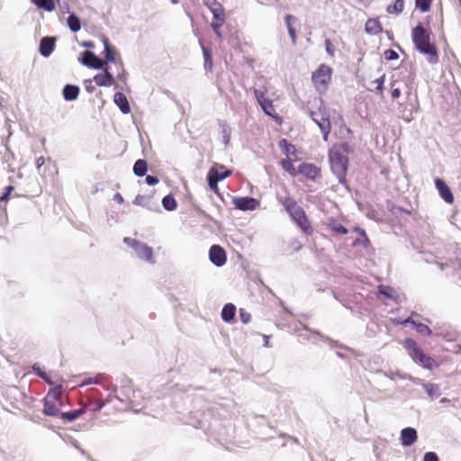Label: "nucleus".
<instances>
[{
	"label": "nucleus",
	"mask_w": 461,
	"mask_h": 461,
	"mask_svg": "<svg viewBox=\"0 0 461 461\" xmlns=\"http://www.w3.org/2000/svg\"><path fill=\"white\" fill-rule=\"evenodd\" d=\"M411 39L417 50L429 57L430 63L438 61V52L436 44L430 40V32L419 23L411 30Z\"/></svg>",
	"instance_id": "obj_1"
},
{
	"label": "nucleus",
	"mask_w": 461,
	"mask_h": 461,
	"mask_svg": "<svg viewBox=\"0 0 461 461\" xmlns=\"http://www.w3.org/2000/svg\"><path fill=\"white\" fill-rule=\"evenodd\" d=\"M349 145L347 142L334 145L329 153L331 170L337 175L339 182L345 180L348 167Z\"/></svg>",
	"instance_id": "obj_2"
},
{
	"label": "nucleus",
	"mask_w": 461,
	"mask_h": 461,
	"mask_svg": "<svg viewBox=\"0 0 461 461\" xmlns=\"http://www.w3.org/2000/svg\"><path fill=\"white\" fill-rule=\"evenodd\" d=\"M61 387L50 389L44 398L43 413L47 416L58 417L63 406Z\"/></svg>",
	"instance_id": "obj_3"
},
{
	"label": "nucleus",
	"mask_w": 461,
	"mask_h": 461,
	"mask_svg": "<svg viewBox=\"0 0 461 461\" xmlns=\"http://www.w3.org/2000/svg\"><path fill=\"white\" fill-rule=\"evenodd\" d=\"M403 346L411 358L423 367L432 369L436 366V361L431 357L426 355L412 339H406Z\"/></svg>",
	"instance_id": "obj_4"
},
{
	"label": "nucleus",
	"mask_w": 461,
	"mask_h": 461,
	"mask_svg": "<svg viewBox=\"0 0 461 461\" xmlns=\"http://www.w3.org/2000/svg\"><path fill=\"white\" fill-rule=\"evenodd\" d=\"M331 77L332 68L326 64H321L312 72V81L319 93H324L331 82Z\"/></svg>",
	"instance_id": "obj_5"
},
{
	"label": "nucleus",
	"mask_w": 461,
	"mask_h": 461,
	"mask_svg": "<svg viewBox=\"0 0 461 461\" xmlns=\"http://www.w3.org/2000/svg\"><path fill=\"white\" fill-rule=\"evenodd\" d=\"M311 117L320 127L321 132L323 133L324 140H328L331 125L327 107L321 104L318 107L317 111L311 112Z\"/></svg>",
	"instance_id": "obj_6"
},
{
	"label": "nucleus",
	"mask_w": 461,
	"mask_h": 461,
	"mask_svg": "<svg viewBox=\"0 0 461 461\" xmlns=\"http://www.w3.org/2000/svg\"><path fill=\"white\" fill-rule=\"evenodd\" d=\"M103 42L104 45V59L108 62L114 63L118 68V75L117 77L120 78L122 75L124 74L123 63L120 56L118 55L116 50L110 45L109 40L106 37L103 38Z\"/></svg>",
	"instance_id": "obj_7"
},
{
	"label": "nucleus",
	"mask_w": 461,
	"mask_h": 461,
	"mask_svg": "<svg viewBox=\"0 0 461 461\" xmlns=\"http://www.w3.org/2000/svg\"><path fill=\"white\" fill-rule=\"evenodd\" d=\"M278 200L294 221L305 212L291 196L279 197Z\"/></svg>",
	"instance_id": "obj_8"
},
{
	"label": "nucleus",
	"mask_w": 461,
	"mask_h": 461,
	"mask_svg": "<svg viewBox=\"0 0 461 461\" xmlns=\"http://www.w3.org/2000/svg\"><path fill=\"white\" fill-rule=\"evenodd\" d=\"M211 13L212 14V21L211 23V27L213 31V32L217 35L219 39L221 38V28L225 23L226 20V14L223 6H219L217 8H214L211 10Z\"/></svg>",
	"instance_id": "obj_9"
},
{
	"label": "nucleus",
	"mask_w": 461,
	"mask_h": 461,
	"mask_svg": "<svg viewBox=\"0 0 461 461\" xmlns=\"http://www.w3.org/2000/svg\"><path fill=\"white\" fill-rule=\"evenodd\" d=\"M82 63L85 66L95 69H101L104 67L107 66V60H103L102 59L98 58L94 52L88 50L84 52Z\"/></svg>",
	"instance_id": "obj_10"
},
{
	"label": "nucleus",
	"mask_w": 461,
	"mask_h": 461,
	"mask_svg": "<svg viewBox=\"0 0 461 461\" xmlns=\"http://www.w3.org/2000/svg\"><path fill=\"white\" fill-rule=\"evenodd\" d=\"M103 73L97 74L94 77L93 80L98 86H112L115 84L113 75L110 72L109 67L105 66L103 68Z\"/></svg>",
	"instance_id": "obj_11"
},
{
	"label": "nucleus",
	"mask_w": 461,
	"mask_h": 461,
	"mask_svg": "<svg viewBox=\"0 0 461 461\" xmlns=\"http://www.w3.org/2000/svg\"><path fill=\"white\" fill-rule=\"evenodd\" d=\"M210 260L217 267H221L226 262L225 250L219 245H213L209 251Z\"/></svg>",
	"instance_id": "obj_12"
},
{
	"label": "nucleus",
	"mask_w": 461,
	"mask_h": 461,
	"mask_svg": "<svg viewBox=\"0 0 461 461\" xmlns=\"http://www.w3.org/2000/svg\"><path fill=\"white\" fill-rule=\"evenodd\" d=\"M298 173L308 179L315 180L321 174V168L314 164L303 163L298 167Z\"/></svg>",
	"instance_id": "obj_13"
},
{
	"label": "nucleus",
	"mask_w": 461,
	"mask_h": 461,
	"mask_svg": "<svg viewBox=\"0 0 461 461\" xmlns=\"http://www.w3.org/2000/svg\"><path fill=\"white\" fill-rule=\"evenodd\" d=\"M435 185L438 189L440 197L449 204L454 203V195L449 188V186L440 178L435 179Z\"/></svg>",
	"instance_id": "obj_14"
},
{
	"label": "nucleus",
	"mask_w": 461,
	"mask_h": 461,
	"mask_svg": "<svg viewBox=\"0 0 461 461\" xmlns=\"http://www.w3.org/2000/svg\"><path fill=\"white\" fill-rule=\"evenodd\" d=\"M235 207L241 211L255 210L259 203L252 197H240L233 200Z\"/></svg>",
	"instance_id": "obj_15"
},
{
	"label": "nucleus",
	"mask_w": 461,
	"mask_h": 461,
	"mask_svg": "<svg viewBox=\"0 0 461 461\" xmlns=\"http://www.w3.org/2000/svg\"><path fill=\"white\" fill-rule=\"evenodd\" d=\"M135 252L140 259L146 260L147 262L151 264L155 263L153 258V249L147 244L139 242L135 249Z\"/></svg>",
	"instance_id": "obj_16"
},
{
	"label": "nucleus",
	"mask_w": 461,
	"mask_h": 461,
	"mask_svg": "<svg viewBox=\"0 0 461 461\" xmlns=\"http://www.w3.org/2000/svg\"><path fill=\"white\" fill-rule=\"evenodd\" d=\"M418 435L415 429L408 427L401 431V443L404 447H410L417 441Z\"/></svg>",
	"instance_id": "obj_17"
},
{
	"label": "nucleus",
	"mask_w": 461,
	"mask_h": 461,
	"mask_svg": "<svg viewBox=\"0 0 461 461\" xmlns=\"http://www.w3.org/2000/svg\"><path fill=\"white\" fill-rule=\"evenodd\" d=\"M285 22L292 42L294 45H295L297 42L295 24H299V21L295 16L292 14H287L285 17Z\"/></svg>",
	"instance_id": "obj_18"
},
{
	"label": "nucleus",
	"mask_w": 461,
	"mask_h": 461,
	"mask_svg": "<svg viewBox=\"0 0 461 461\" xmlns=\"http://www.w3.org/2000/svg\"><path fill=\"white\" fill-rule=\"evenodd\" d=\"M365 32L369 35H378L383 32V25L378 18H369L365 24Z\"/></svg>",
	"instance_id": "obj_19"
},
{
	"label": "nucleus",
	"mask_w": 461,
	"mask_h": 461,
	"mask_svg": "<svg viewBox=\"0 0 461 461\" xmlns=\"http://www.w3.org/2000/svg\"><path fill=\"white\" fill-rule=\"evenodd\" d=\"M55 48V39L51 37H43L40 42V53L43 57H49Z\"/></svg>",
	"instance_id": "obj_20"
},
{
	"label": "nucleus",
	"mask_w": 461,
	"mask_h": 461,
	"mask_svg": "<svg viewBox=\"0 0 461 461\" xmlns=\"http://www.w3.org/2000/svg\"><path fill=\"white\" fill-rule=\"evenodd\" d=\"M209 173L212 174V176H216L217 179L221 181L230 176L232 171L226 169V167L223 165L216 163L209 169Z\"/></svg>",
	"instance_id": "obj_21"
},
{
	"label": "nucleus",
	"mask_w": 461,
	"mask_h": 461,
	"mask_svg": "<svg viewBox=\"0 0 461 461\" xmlns=\"http://www.w3.org/2000/svg\"><path fill=\"white\" fill-rule=\"evenodd\" d=\"M261 108L265 112L266 114L272 117L277 123H282L281 116L276 112L273 102L269 99L267 101H263V104H260Z\"/></svg>",
	"instance_id": "obj_22"
},
{
	"label": "nucleus",
	"mask_w": 461,
	"mask_h": 461,
	"mask_svg": "<svg viewBox=\"0 0 461 461\" xmlns=\"http://www.w3.org/2000/svg\"><path fill=\"white\" fill-rule=\"evenodd\" d=\"M113 101L123 113H129L131 112L128 99L123 93H115Z\"/></svg>",
	"instance_id": "obj_23"
},
{
	"label": "nucleus",
	"mask_w": 461,
	"mask_h": 461,
	"mask_svg": "<svg viewBox=\"0 0 461 461\" xmlns=\"http://www.w3.org/2000/svg\"><path fill=\"white\" fill-rule=\"evenodd\" d=\"M278 144L285 153L287 158H293L294 161L298 160L297 151L293 144L289 143L285 139H282Z\"/></svg>",
	"instance_id": "obj_24"
},
{
	"label": "nucleus",
	"mask_w": 461,
	"mask_h": 461,
	"mask_svg": "<svg viewBox=\"0 0 461 461\" xmlns=\"http://www.w3.org/2000/svg\"><path fill=\"white\" fill-rule=\"evenodd\" d=\"M294 221L305 234H312L313 229L305 212L298 217V219H296Z\"/></svg>",
	"instance_id": "obj_25"
},
{
	"label": "nucleus",
	"mask_w": 461,
	"mask_h": 461,
	"mask_svg": "<svg viewBox=\"0 0 461 461\" xmlns=\"http://www.w3.org/2000/svg\"><path fill=\"white\" fill-rule=\"evenodd\" d=\"M236 314V306L232 303H227L224 305L221 311V319L225 322H230L234 320Z\"/></svg>",
	"instance_id": "obj_26"
},
{
	"label": "nucleus",
	"mask_w": 461,
	"mask_h": 461,
	"mask_svg": "<svg viewBox=\"0 0 461 461\" xmlns=\"http://www.w3.org/2000/svg\"><path fill=\"white\" fill-rule=\"evenodd\" d=\"M79 95V87L74 85H67L63 88V96L67 101H73Z\"/></svg>",
	"instance_id": "obj_27"
},
{
	"label": "nucleus",
	"mask_w": 461,
	"mask_h": 461,
	"mask_svg": "<svg viewBox=\"0 0 461 461\" xmlns=\"http://www.w3.org/2000/svg\"><path fill=\"white\" fill-rule=\"evenodd\" d=\"M39 9L46 12H52L56 8L55 0H31Z\"/></svg>",
	"instance_id": "obj_28"
},
{
	"label": "nucleus",
	"mask_w": 461,
	"mask_h": 461,
	"mask_svg": "<svg viewBox=\"0 0 461 461\" xmlns=\"http://www.w3.org/2000/svg\"><path fill=\"white\" fill-rule=\"evenodd\" d=\"M83 413H84V411L82 409H79V410H74V411H67V412L60 411L59 416L62 420L71 422V421H74L77 419H78Z\"/></svg>",
	"instance_id": "obj_29"
},
{
	"label": "nucleus",
	"mask_w": 461,
	"mask_h": 461,
	"mask_svg": "<svg viewBox=\"0 0 461 461\" xmlns=\"http://www.w3.org/2000/svg\"><path fill=\"white\" fill-rule=\"evenodd\" d=\"M148 170V164L144 159H138L133 166V172L138 176H145Z\"/></svg>",
	"instance_id": "obj_30"
},
{
	"label": "nucleus",
	"mask_w": 461,
	"mask_h": 461,
	"mask_svg": "<svg viewBox=\"0 0 461 461\" xmlns=\"http://www.w3.org/2000/svg\"><path fill=\"white\" fill-rule=\"evenodd\" d=\"M67 23H68V26L73 32H77L81 29L80 20L75 14H71L68 17Z\"/></svg>",
	"instance_id": "obj_31"
},
{
	"label": "nucleus",
	"mask_w": 461,
	"mask_h": 461,
	"mask_svg": "<svg viewBox=\"0 0 461 461\" xmlns=\"http://www.w3.org/2000/svg\"><path fill=\"white\" fill-rule=\"evenodd\" d=\"M294 160V159L293 158H285L281 161V166L283 169L288 172L292 176H295L298 173V170H296L293 164Z\"/></svg>",
	"instance_id": "obj_32"
},
{
	"label": "nucleus",
	"mask_w": 461,
	"mask_h": 461,
	"mask_svg": "<svg viewBox=\"0 0 461 461\" xmlns=\"http://www.w3.org/2000/svg\"><path fill=\"white\" fill-rule=\"evenodd\" d=\"M394 289L388 285H379L378 294L383 296L384 299H394Z\"/></svg>",
	"instance_id": "obj_33"
},
{
	"label": "nucleus",
	"mask_w": 461,
	"mask_h": 461,
	"mask_svg": "<svg viewBox=\"0 0 461 461\" xmlns=\"http://www.w3.org/2000/svg\"><path fill=\"white\" fill-rule=\"evenodd\" d=\"M162 204L167 211H174L177 206L176 199L171 194H167L163 198Z\"/></svg>",
	"instance_id": "obj_34"
},
{
	"label": "nucleus",
	"mask_w": 461,
	"mask_h": 461,
	"mask_svg": "<svg viewBox=\"0 0 461 461\" xmlns=\"http://www.w3.org/2000/svg\"><path fill=\"white\" fill-rule=\"evenodd\" d=\"M403 0H395L393 5H390L387 6L386 11L389 14H399L403 11Z\"/></svg>",
	"instance_id": "obj_35"
},
{
	"label": "nucleus",
	"mask_w": 461,
	"mask_h": 461,
	"mask_svg": "<svg viewBox=\"0 0 461 461\" xmlns=\"http://www.w3.org/2000/svg\"><path fill=\"white\" fill-rule=\"evenodd\" d=\"M203 54L204 58V68L206 71L212 70V58L211 50L208 48L203 47Z\"/></svg>",
	"instance_id": "obj_36"
},
{
	"label": "nucleus",
	"mask_w": 461,
	"mask_h": 461,
	"mask_svg": "<svg viewBox=\"0 0 461 461\" xmlns=\"http://www.w3.org/2000/svg\"><path fill=\"white\" fill-rule=\"evenodd\" d=\"M329 226L331 229V230L336 233H339L341 235H345L348 233V229L345 226H343L341 223L338 222L337 221H330V222L329 223Z\"/></svg>",
	"instance_id": "obj_37"
},
{
	"label": "nucleus",
	"mask_w": 461,
	"mask_h": 461,
	"mask_svg": "<svg viewBox=\"0 0 461 461\" xmlns=\"http://www.w3.org/2000/svg\"><path fill=\"white\" fill-rule=\"evenodd\" d=\"M433 0H415V6L421 13H427L430 10Z\"/></svg>",
	"instance_id": "obj_38"
},
{
	"label": "nucleus",
	"mask_w": 461,
	"mask_h": 461,
	"mask_svg": "<svg viewBox=\"0 0 461 461\" xmlns=\"http://www.w3.org/2000/svg\"><path fill=\"white\" fill-rule=\"evenodd\" d=\"M207 180H208V185H209L210 189L218 194H219V187H218L219 180L217 179L216 176H212V174H210L208 172Z\"/></svg>",
	"instance_id": "obj_39"
},
{
	"label": "nucleus",
	"mask_w": 461,
	"mask_h": 461,
	"mask_svg": "<svg viewBox=\"0 0 461 461\" xmlns=\"http://www.w3.org/2000/svg\"><path fill=\"white\" fill-rule=\"evenodd\" d=\"M150 201L149 196L138 194L135 199L133 200V204L139 205V206H148Z\"/></svg>",
	"instance_id": "obj_40"
},
{
	"label": "nucleus",
	"mask_w": 461,
	"mask_h": 461,
	"mask_svg": "<svg viewBox=\"0 0 461 461\" xmlns=\"http://www.w3.org/2000/svg\"><path fill=\"white\" fill-rule=\"evenodd\" d=\"M402 95V88L399 86L398 82L394 81L391 84V96L393 100L398 99Z\"/></svg>",
	"instance_id": "obj_41"
},
{
	"label": "nucleus",
	"mask_w": 461,
	"mask_h": 461,
	"mask_svg": "<svg viewBox=\"0 0 461 461\" xmlns=\"http://www.w3.org/2000/svg\"><path fill=\"white\" fill-rule=\"evenodd\" d=\"M416 327V330L417 332L420 333V334H425V335H431V330L429 328V326L423 324V323H417L415 325Z\"/></svg>",
	"instance_id": "obj_42"
},
{
	"label": "nucleus",
	"mask_w": 461,
	"mask_h": 461,
	"mask_svg": "<svg viewBox=\"0 0 461 461\" xmlns=\"http://www.w3.org/2000/svg\"><path fill=\"white\" fill-rule=\"evenodd\" d=\"M357 231L359 234V238L357 239V242H361L363 245L367 246L369 244V240L364 230L357 229Z\"/></svg>",
	"instance_id": "obj_43"
},
{
	"label": "nucleus",
	"mask_w": 461,
	"mask_h": 461,
	"mask_svg": "<svg viewBox=\"0 0 461 461\" xmlns=\"http://www.w3.org/2000/svg\"><path fill=\"white\" fill-rule=\"evenodd\" d=\"M254 95H255V97L257 99V101L258 102L259 104H263V101H267L268 99L266 97L265 95V93L261 90H258V89H255L254 90Z\"/></svg>",
	"instance_id": "obj_44"
},
{
	"label": "nucleus",
	"mask_w": 461,
	"mask_h": 461,
	"mask_svg": "<svg viewBox=\"0 0 461 461\" xmlns=\"http://www.w3.org/2000/svg\"><path fill=\"white\" fill-rule=\"evenodd\" d=\"M384 75L381 76L379 78H376L374 81V84H375V89L379 92H383L384 88Z\"/></svg>",
	"instance_id": "obj_45"
},
{
	"label": "nucleus",
	"mask_w": 461,
	"mask_h": 461,
	"mask_svg": "<svg viewBox=\"0 0 461 461\" xmlns=\"http://www.w3.org/2000/svg\"><path fill=\"white\" fill-rule=\"evenodd\" d=\"M93 79H86L84 80V86L86 88V91L89 94H92L95 90V86L93 85Z\"/></svg>",
	"instance_id": "obj_46"
},
{
	"label": "nucleus",
	"mask_w": 461,
	"mask_h": 461,
	"mask_svg": "<svg viewBox=\"0 0 461 461\" xmlns=\"http://www.w3.org/2000/svg\"><path fill=\"white\" fill-rule=\"evenodd\" d=\"M240 317L241 321L245 324L249 323L251 319L250 313L246 312L244 309L240 310Z\"/></svg>",
	"instance_id": "obj_47"
},
{
	"label": "nucleus",
	"mask_w": 461,
	"mask_h": 461,
	"mask_svg": "<svg viewBox=\"0 0 461 461\" xmlns=\"http://www.w3.org/2000/svg\"><path fill=\"white\" fill-rule=\"evenodd\" d=\"M203 4L210 9V11L222 5L217 0H203Z\"/></svg>",
	"instance_id": "obj_48"
},
{
	"label": "nucleus",
	"mask_w": 461,
	"mask_h": 461,
	"mask_svg": "<svg viewBox=\"0 0 461 461\" xmlns=\"http://www.w3.org/2000/svg\"><path fill=\"white\" fill-rule=\"evenodd\" d=\"M325 47H326V51L328 52V54L331 57L334 56V53H335V48L333 46V44L331 43V41L327 39L325 41Z\"/></svg>",
	"instance_id": "obj_49"
},
{
	"label": "nucleus",
	"mask_w": 461,
	"mask_h": 461,
	"mask_svg": "<svg viewBox=\"0 0 461 461\" xmlns=\"http://www.w3.org/2000/svg\"><path fill=\"white\" fill-rule=\"evenodd\" d=\"M123 242L135 250V249L140 241H138L137 240L131 239L130 237H126L123 239Z\"/></svg>",
	"instance_id": "obj_50"
},
{
	"label": "nucleus",
	"mask_w": 461,
	"mask_h": 461,
	"mask_svg": "<svg viewBox=\"0 0 461 461\" xmlns=\"http://www.w3.org/2000/svg\"><path fill=\"white\" fill-rule=\"evenodd\" d=\"M423 461H438V457L434 452H427L424 455Z\"/></svg>",
	"instance_id": "obj_51"
},
{
	"label": "nucleus",
	"mask_w": 461,
	"mask_h": 461,
	"mask_svg": "<svg viewBox=\"0 0 461 461\" xmlns=\"http://www.w3.org/2000/svg\"><path fill=\"white\" fill-rule=\"evenodd\" d=\"M33 370L35 371V373L41 377L42 378L43 380H45L46 382H48L49 384H50V381L49 380V377L47 376L46 373L41 371L40 367H36L35 366H33Z\"/></svg>",
	"instance_id": "obj_52"
},
{
	"label": "nucleus",
	"mask_w": 461,
	"mask_h": 461,
	"mask_svg": "<svg viewBox=\"0 0 461 461\" xmlns=\"http://www.w3.org/2000/svg\"><path fill=\"white\" fill-rule=\"evenodd\" d=\"M4 158L5 162L10 163L14 159V154L8 149H5Z\"/></svg>",
	"instance_id": "obj_53"
},
{
	"label": "nucleus",
	"mask_w": 461,
	"mask_h": 461,
	"mask_svg": "<svg viewBox=\"0 0 461 461\" xmlns=\"http://www.w3.org/2000/svg\"><path fill=\"white\" fill-rule=\"evenodd\" d=\"M158 178L154 176H146V183L149 185H154L158 183Z\"/></svg>",
	"instance_id": "obj_54"
},
{
	"label": "nucleus",
	"mask_w": 461,
	"mask_h": 461,
	"mask_svg": "<svg viewBox=\"0 0 461 461\" xmlns=\"http://www.w3.org/2000/svg\"><path fill=\"white\" fill-rule=\"evenodd\" d=\"M14 190V187L12 185H9L6 187V193L4 194L1 197H0V200L1 201H7L9 199V195L11 194V192Z\"/></svg>",
	"instance_id": "obj_55"
},
{
	"label": "nucleus",
	"mask_w": 461,
	"mask_h": 461,
	"mask_svg": "<svg viewBox=\"0 0 461 461\" xmlns=\"http://www.w3.org/2000/svg\"><path fill=\"white\" fill-rule=\"evenodd\" d=\"M96 383H97L96 378H86L84 381H82L80 386L88 385V384H96Z\"/></svg>",
	"instance_id": "obj_56"
},
{
	"label": "nucleus",
	"mask_w": 461,
	"mask_h": 461,
	"mask_svg": "<svg viewBox=\"0 0 461 461\" xmlns=\"http://www.w3.org/2000/svg\"><path fill=\"white\" fill-rule=\"evenodd\" d=\"M385 54H386V58L388 59H395L398 58V54L394 50H392L386 51Z\"/></svg>",
	"instance_id": "obj_57"
},
{
	"label": "nucleus",
	"mask_w": 461,
	"mask_h": 461,
	"mask_svg": "<svg viewBox=\"0 0 461 461\" xmlns=\"http://www.w3.org/2000/svg\"><path fill=\"white\" fill-rule=\"evenodd\" d=\"M45 163V158L44 157H39L37 159H36V167L37 169L40 170V168L44 165Z\"/></svg>",
	"instance_id": "obj_58"
},
{
	"label": "nucleus",
	"mask_w": 461,
	"mask_h": 461,
	"mask_svg": "<svg viewBox=\"0 0 461 461\" xmlns=\"http://www.w3.org/2000/svg\"><path fill=\"white\" fill-rule=\"evenodd\" d=\"M113 200L117 202L118 203L122 204L124 203V199L122 195L120 193H116L113 196Z\"/></svg>",
	"instance_id": "obj_59"
},
{
	"label": "nucleus",
	"mask_w": 461,
	"mask_h": 461,
	"mask_svg": "<svg viewBox=\"0 0 461 461\" xmlns=\"http://www.w3.org/2000/svg\"><path fill=\"white\" fill-rule=\"evenodd\" d=\"M81 45L87 49H93L95 48V43L91 41H85L81 43Z\"/></svg>",
	"instance_id": "obj_60"
},
{
	"label": "nucleus",
	"mask_w": 461,
	"mask_h": 461,
	"mask_svg": "<svg viewBox=\"0 0 461 461\" xmlns=\"http://www.w3.org/2000/svg\"><path fill=\"white\" fill-rule=\"evenodd\" d=\"M403 323H404V324H406V323H411V324H412V325H414V326L417 324V322H416L415 321H413L411 318H407V319L403 321Z\"/></svg>",
	"instance_id": "obj_61"
},
{
	"label": "nucleus",
	"mask_w": 461,
	"mask_h": 461,
	"mask_svg": "<svg viewBox=\"0 0 461 461\" xmlns=\"http://www.w3.org/2000/svg\"><path fill=\"white\" fill-rule=\"evenodd\" d=\"M104 403H98L97 407L95 408L96 411H100L104 407Z\"/></svg>",
	"instance_id": "obj_62"
},
{
	"label": "nucleus",
	"mask_w": 461,
	"mask_h": 461,
	"mask_svg": "<svg viewBox=\"0 0 461 461\" xmlns=\"http://www.w3.org/2000/svg\"><path fill=\"white\" fill-rule=\"evenodd\" d=\"M180 0H171V3L176 5V4H178Z\"/></svg>",
	"instance_id": "obj_63"
},
{
	"label": "nucleus",
	"mask_w": 461,
	"mask_h": 461,
	"mask_svg": "<svg viewBox=\"0 0 461 461\" xmlns=\"http://www.w3.org/2000/svg\"><path fill=\"white\" fill-rule=\"evenodd\" d=\"M457 2H458L459 7L461 8V0H457Z\"/></svg>",
	"instance_id": "obj_64"
}]
</instances>
